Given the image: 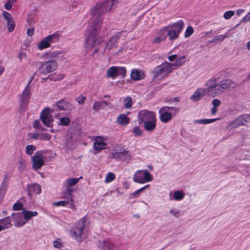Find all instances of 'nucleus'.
<instances>
[{
	"label": "nucleus",
	"instance_id": "obj_1",
	"mask_svg": "<svg viewBox=\"0 0 250 250\" xmlns=\"http://www.w3.org/2000/svg\"><path fill=\"white\" fill-rule=\"evenodd\" d=\"M206 88H198L190 97L194 101H199L206 94L208 96L214 98L221 95L230 88L235 86V82L230 79L220 81L218 78H212L206 83Z\"/></svg>",
	"mask_w": 250,
	"mask_h": 250
},
{
	"label": "nucleus",
	"instance_id": "obj_2",
	"mask_svg": "<svg viewBox=\"0 0 250 250\" xmlns=\"http://www.w3.org/2000/svg\"><path fill=\"white\" fill-rule=\"evenodd\" d=\"M119 0H101L95 5V43H100L103 38L97 35V32L101 30L100 25L104 15L109 13L118 3Z\"/></svg>",
	"mask_w": 250,
	"mask_h": 250
},
{
	"label": "nucleus",
	"instance_id": "obj_3",
	"mask_svg": "<svg viewBox=\"0 0 250 250\" xmlns=\"http://www.w3.org/2000/svg\"><path fill=\"white\" fill-rule=\"evenodd\" d=\"M184 25V21L182 20H180L167 26V36L170 41H172L179 38V34L183 30Z\"/></svg>",
	"mask_w": 250,
	"mask_h": 250
},
{
	"label": "nucleus",
	"instance_id": "obj_4",
	"mask_svg": "<svg viewBox=\"0 0 250 250\" xmlns=\"http://www.w3.org/2000/svg\"><path fill=\"white\" fill-rule=\"evenodd\" d=\"M87 220L85 217L80 219L70 230L72 236L78 241H81L82 235Z\"/></svg>",
	"mask_w": 250,
	"mask_h": 250
},
{
	"label": "nucleus",
	"instance_id": "obj_5",
	"mask_svg": "<svg viewBox=\"0 0 250 250\" xmlns=\"http://www.w3.org/2000/svg\"><path fill=\"white\" fill-rule=\"evenodd\" d=\"M174 69H175V68L172 67V63L165 62L154 69L153 71V77L157 78L161 75H167Z\"/></svg>",
	"mask_w": 250,
	"mask_h": 250
},
{
	"label": "nucleus",
	"instance_id": "obj_6",
	"mask_svg": "<svg viewBox=\"0 0 250 250\" xmlns=\"http://www.w3.org/2000/svg\"><path fill=\"white\" fill-rule=\"evenodd\" d=\"M60 38V34L58 32H55L54 34L48 35L43 38L38 44V49L42 50L50 46V43H55L57 42Z\"/></svg>",
	"mask_w": 250,
	"mask_h": 250
},
{
	"label": "nucleus",
	"instance_id": "obj_7",
	"mask_svg": "<svg viewBox=\"0 0 250 250\" xmlns=\"http://www.w3.org/2000/svg\"><path fill=\"white\" fill-rule=\"evenodd\" d=\"M133 179L134 182L144 184L152 180L151 175L146 170H139L135 172Z\"/></svg>",
	"mask_w": 250,
	"mask_h": 250
},
{
	"label": "nucleus",
	"instance_id": "obj_8",
	"mask_svg": "<svg viewBox=\"0 0 250 250\" xmlns=\"http://www.w3.org/2000/svg\"><path fill=\"white\" fill-rule=\"evenodd\" d=\"M84 47L87 51L91 50L94 46V25L90 22L85 33Z\"/></svg>",
	"mask_w": 250,
	"mask_h": 250
},
{
	"label": "nucleus",
	"instance_id": "obj_9",
	"mask_svg": "<svg viewBox=\"0 0 250 250\" xmlns=\"http://www.w3.org/2000/svg\"><path fill=\"white\" fill-rule=\"evenodd\" d=\"M170 110L177 112L179 111V109L177 107L168 106H165L160 109L159 114L162 122L167 123L171 120L172 114L169 112Z\"/></svg>",
	"mask_w": 250,
	"mask_h": 250
},
{
	"label": "nucleus",
	"instance_id": "obj_10",
	"mask_svg": "<svg viewBox=\"0 0 250 250\" xmlns=\"http://www.w3.org/2000/svg\"><path fill=\"white\" fill-rule=\"evenodd\" d=\"M58 66V62L54 60H49L41 62L39 69H42L41 72L43 74H46L56 70Z\"/></svg>",
	"mask_w": 250,
	"mask_h": 250
},
{
	"label": "nucleus",
	"instance_id": "obj_11",
	"mask_svg": "<svg viewBox=\"0 0 250 250\" xmlns=\"http://www.w3.org/2000/svg\"><path fill=\"white\" fill-rule=\"evenodd\" d=\"M50 110L48 107L45 108L40 114V119L44 125L52 127L54 120L52 116L50 115Z\"/></svg>",
	"mask_w": 250,
	"mask_h": 250
},
{
	"label": "nucleus",
	"instance_id": "obj_12",
	"mask_svg": "<svg viewBox=\"0 0 250 250\" xmlns=\"http://www.w3.org/2000/svg\"><path fill=\"white\" fill-rule=\"evenodd\" d=\"M138 117L140 124L156 119L154 112L147 110L140 111L138 114Z\"/></svg>",
	"mask_w": 250,
	"mask_h": 250
},
{
	"label": "nucleus",
	"instance_id": "obj_13",
	"mask_svg": "<svg viewBox=\"0 0 250 250\" xmlns=\"http://www.w3.org/2000/svg\"><path fill=\"white\" fill-rule=\"evenodd\" d=\"M33 163L32 167L34 169H39L44 165L43 160L42 152V151H37L31 157Z\"/></svg>",
	"mask_w": 250,
	"mask_h": 250
},
{
	"label": "nucleus",
	"instance_id": "obj_14",
	"mask_svg": "<svg viewBox=\"0 0 250 250\" xmlns=\"http://www.w3.org/2000/svg\"><path fill=\"white\" fill-rule=\"evenodd\" d=\"M111 155L112 158L123 161L129 162L132 158V156L129 151L125 150L120 152L113 150Z\"/></svg>",
	"mask_w": 250,
	"mask_h": 250
},
{
	"label": "nucleus",
	"instance_id": "obj_15",
	"mask_svg": "<svg viewBox=\"0 0 250 250\" xmlns=\"http://www.w3.org/2000/svg\"><path fill=\"white\" fill-rule=\"evenodd\" d=\"M250 121V115L248 114H243L237 118L230 125L232 128H237L241 125H244Z\"/></svg>",
	"mask_w": 250,
	"mask_h": 250
},
{
	"label": "nucleus",
	"instance_id": "obj_16",
	"mask_svg": "<svg viewBox=\"0 0 250 250\" xmlns=\"http://www.w3.org/2000/svg\"><path fill=\"white\" fill-rule=\"evenodd\" d=\"M105 138L101 136L95 137V154L106 148Z\"/></svg>",
	"mask_w": 250,
	"mask_h": 250
},
{
	"label": "nucleus",
	"instance_id": "obj_17",
	"mask_svg": "<svg viewBox=\"0 0 250 250\" xmlns=\"http://www.w3.org/2000/svg\"><path fill=\"white\" fill-rule=\"evenodd\" d=\"M30 97V88H25L20 98L21 101V104H20V108L21 109H24L28 105L29 99Z\"/></svg>",
	"mask_w": 250,
	"mask_h": 250
},
{
	"label": "nucleus",
	"instance_id": "obj_18",
	"mask_svg": "<svg viewBox=\"0 0 250 250\" xmlns=\"http://www.w3.org/2000/svg\"><path fill=\"white\" fill-rule=\"evenodd\" d=\"M56 105L60 110H71L74 108V106L72 104L62 99L57 101Z\"/></svg>",
	"mask_w": 250,
	"mask_h": 250
},
{
	"label": "nucleus",
	"instance_id": "obj_19",
	"mask_svg": "<svg viewBox=\"0 0 250 250\" xmlns=\"http://www.w3.org/2000/svg\"><path fill=\"white\" fill-rule=\"evenodd\" d=\"M9 175L8 173H5L4 175V179L0 187V203L3 199L4 195L6 192L8 185Z\"/></svg>",
	"mask_w": 250,
	"mask_h": 250
},
{
	"label": "nucleus",
	"instance_id": "obj_20",
	"mask_svg": "<svg viewBox=\"0 0 250 250\" xmlns=\"http://www.w3.org/2000/svg\"><path fill=\"white\" fill-rule=\"evenodd\" d=\"M11 220H13L14 224L17 227H21L25 224V222L23 221L22 212L12 213Z\"/></svg>",
	"mask_w": 250,
	"mask_h": 250
},
{
	"label": "nucleus",
	"instance_id": "obj_21",
	"mask_svg": "<svg viewBox=\"0 0 250 250\" xmlns=\"http://www.w3.org/2000/svg\"><path fill=\"white\" fill-rule=\"evenodd\" d=\"M27 190L28 191V196L31 197L32 194H40L42 191V189L40 185L33 183L30 185H27Z\"/></svg>",
	"mask_w": 250,
	"mask_h": 250
},
{
	"label": "nucleus",
	"instance_id": "obj_22",
	"mask_svg": "<svg viewBox=\"0 0 250 250\" xmlns=\"http://www.w3.org/2000/svg\"><path fill=\"white\" fill-rule=\"evenodd\" d=\"M98 247L102 250H113L114 249L113 245L108 240L100 242Z\"/></svg>",
	"mask_w": 250,
	"mask_h": 250
},
{
	"label": "nucleus",
	"instance_id": "obj_23",
	"mask_svg": "<svg viewBox=\"0 0 250 250\" xmlns=\"http://www.w3.org/2000/svg\"><path fill=\"white\" fill-rule=\"evenodd\" d=\"M11 222V220L10 216H8L7 217L4 218L2 219H0V226L1 227L2 230L10 228L12 226V224Z\"/></svg>",
	"mask_w": 250,
	"mask_h": 250
},
{
	"label": "nucleus",
	"instance_id": "obj_24",
	"mask_svg": "<svg viewBox=\"0 0 250 250\" xmlns=\"http://www.w3.org/2000/svg\"><path fill=\"white\" fill-rule=\"evenodd\" d=\"M144 128L147 131H152L156 127V119L153 120L143 123Z\"/></svg>",
	"mask_w": 250,
	"mask_h": 250
},
{
	"label": "nucleus",
	"instance_id": "obj_25",
	"mask_svg": "<svg viewBox=\"0 0 250 250\" xmlns=\"http://www.w3.org/2000/svg\"><path fill=\"white\" fill-rule=\"evenodd\" d=\"M116 121L121 125H126L129 123L130 119L125 114H121L117 117Z\"/></svg>",
	"mask_w": 250,
	"mask_h": 250
},
{
	"label": "nucleus",
	"instance_id": "obj_26",
	"mask_svg": "<svg viewBox=\"0 0 250 250\" xmlns=\"http://www.w3.org/2000/svg\"><path fill=\"white\" fill-rule=\"evenodd\" d=\"M144 74L141 71L133 70L131 73V77L134 80H140L143 78Z\"/></svg>",
	"mask_w": 250,
	"mask_h": 250
},
{
	"label": "nucleus",
	"instance_id": "obj_27",
	"mask_svg": "<svg viewBox=\"0 0 250 250\" xmlns=\"http://www.w3.org/2000/svg\"><path fill=\"white\" fill-rule=\"evenodd\" d=\"M22 215L25 220L28 221L30 220L32 217L37 215L38 213L37 211H31L27 210H23L22 211Z\"/></svg>",
	"mask_w": 250,
	"mask_h": 250
},
{
	"label": "nucleus",
	"instance_id": "obj_28",
	"mask_svg": "<svg viewBox=\"0 0 250 250\" xmlns=\"http://www.w3.org/2000/svg\"><path fill=\"white\" fill-rule=\"evenodd\" d=\"M65 77L64 74L62 73H59L57 74H55L53 75H49L47 78H45L43 79V80H46L47 78H49V80L51 81L56 82L58 81H60L62 80Z\"/></svg>",
	"mask_w": 250,
	"mask_h": 250
},
{
	"label": "nucleus",
	"instance_id": "obj_29",
	"mask_svg": "<svg viewBox=\"0 0 250 250\" xmlns=\"http://www.w3.org/2000/svg\"><path fill=\"white\" fill-rule=\"evenodd\" d=\"M185 56H181L178 58H176V61L174 63H172V67L175 69L178 67L183 65L186 62Z\"/></svg>",
	"mask_w": 250,
	"mask_h": 250
},
{
	"label": "nucleus",
	"instance_id": "obj_30",
	"mask_svg": "<svg viewBox=\"0 0 250 250\" xmlns=\"http://www.w3.org/2000/svg\"><path fill=\"white\" fill-rule=\"evenodd\" d=\"M121 33L119 32L116 34L112 36L109 39V42L107 43V46L111 48L112 46L116 43L120 36Z\"/></svg>",
	"mask_w": 250,
	"mask_h": 250
},
{
	"label": "nucleus",
	"instance_id": "obj_31",
	"mask_svg": "<svg viewBox=\"0 0 250 250\" xmlns=\"http://www.w3.org/2000/svg\"><path fill=\"white\" fill-rule=\"evenodd\" d=\"M231 35L229 33L228 31L225 35H220L218 36H215L213 39V41L215 42H222L226 38H229Z\"/></svg>",
	"mask_w": 250,
	"mask_h": 250
},
{
	"label": "nucleus",
	"instance_id": "obj_32",
	"mask_svg": "<svg viewBox=\"0 0 250 250\" xmlns=\"http://www.w3.org/2000/svg\"><path fill=\"white\" fill-rule=\"evenodd\" d=\"M108 104L105 101L95 102V111H98L100 109L104 108Z\"/></svg>",
	"mask_w": 250,
	"mask_h": 250
},
{
	"label": "nucleus",
	"instance_id": "obj_33",
	"mask_svg": "<svg viewBox=\"0 0 250 250\" xmlns=\"http://www.w3.org/2000/svg\"><path fill=\"white\" fill-rule=\"evenodd\" d=\"M167 26L164 27L158 32L159 37L165 40L167 36Z\"/></svg>",
	"mask_w": 250,
	"mask_h": 250
},
{
	"label": "nucleus",
	"instance_id": "obj_34",
	"mask_svg": "<svg viewBox=\"0 0 250 250\" xmlns=\"http://www.w3.org/2000/svg\"><path fill=\"white\" fill-rule=\"evenodd\" d=\"M218 119H217V118L211 119H203L195 120V121H194V123L196 124H208L214 122L215 121H217Z\"/></svg>",
	"mask_w": 250,
	"mask_h": 250
},
{
	"label": "nucleus",
	"instance_id": "obj_35",
	"mask_svg": "<svg viewBox=\"0 0 250 250\" xmlns=\"http://www.w3.org/2000/svg\"><path fill=\"white\" fill-rule=\"evenodd\" d=\"M124 105L125 108H130L133 104L132 99L131 97H127L124 100Z\"/></svg>",
	"mask_w": 250,
	"mask_h": 250
},
{
	"label": "nucleus",
	"instance_id": "obj_36",
	"mask_svg": "<svg viewBox=\"0 0 250 250\" xmlns=\"http://www.w3.org/2000/svg\"><path fill=\"white\" fill-rule=\"evenodd\" d=\"M149 185H147L145 186L144 187L141 188L140 189L137 190L135 192H133L130 195V198H135L138 197L139 196V194L145 189L148 188L149 187Z\"/></svg>",
	"mask_w": 250,
	"mask_h": 250
},
{
	"label": "nucleus",
	"instance_id": "obj_37",
	"mask_svg": "<svg viewBox=\"0 0 250 250\" xmlns=\"http://www.w3.org/2000/svg\"><path fill=\"white\" fill-rule=\"evenodd\" d=\"M116 71V66L111 67L108 69L107 71V74L108 77H112V78H115L116 77H117Z\"/></svg>",
	"mask_w": 250,
	"mask_h": 250
},
{
	"label": "nucleus",
	"instance_id": "obj_38",
	"mask_svg": "<svg viewBox=\"0 0 250 250\" xmlns=\"http://www.w3.org/2000/svg\"><path fill=\"white\" fill-rule=\"evenodd\" d=\"M79 179L80 178H72L66 180V183L67 187H72L75 186L78 183Z\"/></svg>",
	"mask_w": 250,
	"mask_h": 250
},
{
	"label": "nucleus",
	"instance_id": "obj_39",
	"mask_svg": "<svg viewBox=\"0 0 250 250\" xmlns=\"http://www.w3.org/2000/svg\"><path fill=\"white\" fill-rule=\"evenodd\" d=\"M63 198L65 199V201H67L68 202L69 207L71 208L73 207V203L72 195H70V193H66V192H64Z\"/></svg>",
	"mask_w": 250,
	"mask_h": 250
},
{
	"label": "nucleus",
	"instance_id": "obj_40",
	"mask_svg": "<svg viewBox=\"0 0 250 250\" xmlns=\"http://www.w3.org/2000/svg\"><path fill=\"white\" fill-rule=\"evenodd\" d=\"M7 30L9 32H12L15 29V23L13 19L10 21H6Z\"/></svg>",
	"mask_w": 250,
	"mask_h": 250
},
{
	"label": "nucleus",
	"instance_id": "obj_41",
	"mask_svg": "<svg viewBox=\"0 0 250 250\" xmlns=\"http://www.w3.org/2000/svg\"><path fill=\"white\" fill-rule=\"evenodd\" d=\"M36 15V14L35 12H33L32 14H30L28 15L27 19V22L29 26H31L32 23L35 22Z\"/></svg>",
	"mask_w": 250,
	"mask_h": 250
},
{
	"label": "nucleus",
	"instance_id": "obj_42",
	"mask_svg": "<svg viewBox=\"0 0 250 250\" xmlns=\"http://www.w3.org/2000/svg\"><path fill=\"white\" fill-rule=\"evenodd\" d=\"M116 69H117V71H116L117 76H121L122 77H124L125 76V73H126V69H125V67L116 66Z\"/></svg>",
	"mask_w": 250,
	"mask_h": 250
},
{
	"label": "nucleus",
	"instance_id": "obj_43",
	"mask_svg": "<svg viewBox=\"0 0 250 250\" xmlns=\"http://www.w3.org/2000/svg\"><path fill=\"white\" fill-rule=\"evenodd\" d=\"M115 179V175L112 172H108L105 177L104 182L106 183H110Z\"/></svg>",
	"mask_w": 250,
	"mask_h": 250
},
{
	"label": "nucleus",
	"instance_id": "obj_44",
	"mask_svg": "<svg viewBox=\"0 0 250 250\" xmlns=\"http://www.w3.org/2000/svg\"><path fill=\"white\" fill-rule=\"evenodd\" d=\"M25 149L26 153L29 155H31L33 153V152L36 150V147L33 145H29L26 146Z\"/></svg>",
	"mask_w": 250,
	"mask_h": 250
},
{
	"label": "nucleus",
	"instance_id": "obj_45",
	"mask_svg": "<svg viewBox=\"0 0 250 250\" xmlns=\"http://www.w3.org/2000/svg\"><path fill=\"white\" fill-rule=\"evenodd\" d=\"M184 196V194L181 191H176L174 193V199L177 201L182 200Z\"/></svg>",
	"mask_w": 250,
	"mask_h": 250
},
{
	"label": "nucleus",
	"instance_id": "obj_46",
	"mask_svg": "<svg viewBox=\"0 0 250 250\" xmlns=\"http://www.w3.org/2000/svg\"><path fill=\"white\" fill-rule=\"evenodd\" d=\"M60 124L63 126H68L70 123V120L68 117H63L60 119Z\"/></svg>",
	"mask_w": 250,
	"mask_h": 250
},
{
	"label": "nucleus",
	"instance_id": "obj_47",
	"mask_svg": "<svg viewBox=\"0 0 250 250\" xmlns=\"http://www.w3.org/2000/svg\"><path fill=\"white\" fill-rule=\"evenodd\" d=\"M62 54L61 52L60 51H54L51 52L49 56L50 57H52L56 59H62V56L61 55Z\"/></svg>",
	"mask_w": 250,
	"mask_h": 250
},
{
	"label": "nucleus",
	"instance_id": "obj_48",
	"mask_svg": "<svg viewBox=\"0 0 250 250\" xmlns=\"http://www.w3.org/2000/svg\"><path fill=\"white\" fill-rule=\"evenodd\" d=\"M51 138V135L46 133L40 134V139L43 141H49Z\"/></svg>",
	"mask_w": 250,
	"mask_h": 250
},
{
	"label": "nucleus",
	"instance_id": "obj_49",
	"mask_svg": "<svg viewBox=\"0 0 250 250\" xmlns=\"http://www.w3.org/2000/svg\"><path fill=\"white\" fill-rule=\"evenodd\" d=\"M69 205L68 202L67 201H59L58 202H54L53 203V206H56V207H60V206H63V207H66L67 206Z\"/></svg>",
	"mask_w": 250,
	"mask_h": 250
},
{
	"label": "nucleus",
	"instance_id": "obj_50",
	"mask_svg": "<svg viewBox=\"0 0 250 250\" xmlns=\"http://www.w3.org/2000/svg\"><path fill=\"white\" fill-rule=\"evenodd\" d=\"M19 166L18 167V169L20 171L23 170L26 166L25 161H24L22 158H21V159L19 161Z\"/></svg>",
	"mask_w": 250,
	"mask_h": 250
},
{
	"label": "nucleus",
	"instance_id": "obj_51",
	"mask_svg": "<svg viewBox=\"0 0 250 250\" xmlns=\"http://www.w3.org/2000/svg\"><path fill=\"white\" fill-rule=\"evenodd\" d=\"M193 33V28L191 26H189L187 27V28L186 30L185 36L186 38H188V37H190L192 34Z\"/></svg>",
	"mask_w": 250,
	"mask_h": 250
},
{
	"label": "nucleus",
	"instance_id": "obj_52",
	"mask_svg": "<svg viewBox=\"0 0 250 250\" xmlns=\"http://www.w3.org/2000/svg\"><path fill=\"white\" fill-rule=\"evenodd\" d=\"M2 17H3L4 19L6 20V21H10L13 19L11 16V15L9 12L6 11H4L2 12Z\"/></svg>",
	"mask_w": 250,
	"mask_h": 250
},
{
	"label": "nucleus",
	"instance_id": "obj_53",
	"mask_svg": "<svg viewBox=\"0 0 250 250\" xmlns=\"http://www.w3.org/2000/svg\"><path fill=\"white\" fill-rule=\"evenodd\" d=\"M22 207L23 205L21 202H17L14 204L12 209L14 210H19L22 208Z\"/></svg>",
	"mask_w": 250,
	"mask_h": 250
},
{
	"label": "nucleus",
	"instance_id": "obj_54",
	"mask_svg": "<svg viewBox=\"0 0 250 250\" xmlns=\"http://www.w3.org/2000/svg\"><path fill=\"white\" fill-rule=\"evenodd\" d=\"M234 15V12L233 11H229L226 12L224 14V17L225 19L228 20L231 17H232Z\"/></svg>",
	"mask_w": 250,
	"mask_h": 250
},
{
	"label": "nucleus",
	"instance_id": "obj_55",
	"mask_svg": "<svg viewBox=\"0 0 250 250\" xmlns=\"http://www.w3.org/2000/svg\"><path fill=\"white\" fill-rule=\"evenodd\" d=\"M85 99H86V97L83 96H80L76 98L75 99V100L76 102H77L79 104H82L84 103Z\"/></svg>",
	"mask_w": 250,
	"mask_h": 250
},
{
	"label": "nucleus",
	"instance_id": "obj_56",
	"mask_svg": "<svg viewBox=\"0 0 250 250\" xmlns=\"http://www.w3.org/2000/svg\"><path fill=\"white\" fill-rule=\"evenodd\" d=\"M18 58L19 59L20 61L21 62L23 59H26L27 56L25 53L20 52L18 55Z\"/></svg>",
	"mask_w": 250,
	"mask_h": 250
},
{
	"label": "nucleus",
	"instance_id": "obj_57",
	"mask_svg": "<svg viewBox=\"0 0 250 250\" xmlns=\"http://www.w3.org/2000/svg\"><path fill=\"white\" fill-rule=\"evenodd\" d=\"M133 132L135 134L136 136H141L142 133L141 130L138 127H135L134 128Z\"/></svg>",
	"mask_w": 250,
	"mask_h": 250
},
{
	"label": "nucleus",
	"instance_id": "obj_58",
	"mask_svg": "<svg viewBox=\"0 0 250 250\" xmlns=\"http://www.w3.org/2000/svg\"><path fill=\"white\" fill-rule=\"evenodd\" d=\"M212 104L213 107H216L219 106L221 104V102L217 99H213L212 101Z\"/></svg>",
	"mask_w": 250,
	"mask_h": 250
},
{
	"label": "nucleus",
	"instance_id": "obj_59",
	"mask_svg": "<svg viewBox=\"0 0 250 250\" xmlns=\"http://www.w3.org/2000/svg\"><path fill=\"white\" fill-rule=\"evenodd\" d=\"M164 41L165 40L158 36V37H156L154 39L152 43L154 44H159L161 42Z\"/></svg>",
	"mask_w": 250,
	"mask_h": 250
},
{
	"label": "nucleus",
	"instance_id": "obj_60",
	"mask_svg": "<svg viewBox=\"0 0 250 250\" xmlns=\"http://www.w3.org/2000/svg\"><path fill=\"white\" fill-rule=\"evenodd\" d=\"M41 124L39 120H36L34 122L33 126L34 128H39L41 127Z\"/></svg>",
	"mask_w": 250,
	"mask_h": 250
},
{
	"label": "nucleus",
	"instance_id": "obj_61",
	"mask_svg": "<svg viewBox=\"0 0 250 250\" xmlns=\"http://www.w3.org/2000/svg\"><path fill=\"white\" fill-rule=\"evenodd\" d=\"M170 213L172 214L173 215L175 216L176 217H178V213H179V211L176 209H175V208H172L171 209H170V211H169Z\"/></svg>",
	"mask_w": 250,
	"mask_h": 250
},
{
	"label": "nucleus",
	"instance_id": "obj_62",
	"mask_svg": "<svg viewBox=\"0 0 250 250\" xmlns=\"http://www.w3.org/2000/svg\"><path fill=\"white\" fill-rule=\"evenodd\" d=\"M250 21V12L245 16L242 20V22H248Z\"/></svg>",
	"mask_w": 250,
	"mask_h": 250
},
{
	"label": "nucleus",
	"instance_id": "obj_63",
	"mask_svg": "<svg viewBox=\"0 0 250 250\" xmlns=\"http://www.w3.org/2000/svg\"><path fill=\"white\" fill-rule=\"evenodd\" d=\"M54 247L57 248H60L62 247V243L58 241H54L53 242Z\"/></svg>",
	"mask_w": 250,
	"mask_h": 250
},
{
	"label": "nucleus",
	"instance_id": "obj_64",
	"mask_svg": "<svg viewBox=\"0 0 250 250\" xmlns=\"http://www.w3.org/2000/svg\"><path fill=\"white\" fill-rule=\"evenodd\" d=\"M4 8L6 10H9L12 8V4L10 2L7 1V2H5V3L4 4Z\"/></svg>",
	"mask_w": 250,
	"mask_h": 250
}]
</instances>
